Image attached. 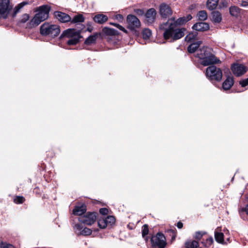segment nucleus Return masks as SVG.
<instances>
[{
    "mask_svg": "<svg viewBox=\"0 0 248 248\" xmlns=\"http://www.w3.org/2000/svg\"><path fill=\"white\" fill-rule=\"evenodd\" d=\"M171 19H169L166 23L168 27L165 29L163 33V37L165 40L169 42H173L183 37L185 34L184 28H179L176 26L175 23L171 22Z\"/></svg>",
    "mask_w": 248,
    "mask_h": 248,
    "instance_id": "nucleus-1",
    "label": "nucleus"
},
{
    "mask_svg": "<svg viewBox=\"0 0 248 248\" xmlns=\"http://www.w3.org/2000/svg\"><path fill=\"white\" fill-rule=\"evenodd\" d=\"M212 52L213 50L211 48L203 47L197 51L196 57L201 60V63L203 66L220 63V60Z\"/></svg>",
    "mask_w": 248,
    "mask_h": 248,
    "instance_id": "nucleus-2",
    "label": "nucleus"
},
{
    "mask_svg": "<svg viewBox=\"0 0 248 248\" xmlns=\"http://www.w3.org/2000/svg\"><path fill=\"white\" fill-rule=\"evenodd\" d=\"M50 7L48 5H43L38 8V13L35 15L33 18L28 24L30 28L39 25L41 22L47 19L48 17Z\"/></svg>",
    "mask_w": 248,
    "mask_h": 248,
    "instance_id": "nucleus-3",
    "label": "nucleus"
},
{
    "mask_svg": "<svg viewBox=\"0 0 248 248\" xmlns=\"http://www.w3.org/2000/svg\"><path fill=\"white\" fill-rule=\"evenodd\" d=\"M40 31L43 35H49L54 37L59 34L60 29L59 26L57 25H52L46 22L41 25Z\"/></svg>",
    "mask_w": 248,
    "mask_h": 248,
    "instance_id": "nucleus-4",
    "label": "nucleus"
},
{
    "mask_svg": "<svg viewBox=\"0 0 248 248\" xmlns=\"http://www.w3.org/2000/svg\"><path fill=\"white\" fill-rule=\"evenodd\" d=\"M62 36L69 39L67 43L70 46L76 45L81 37L80 32L73 29H69L64 31L61 36V37Z\"/></svg>",
    "mask_w": 248,
    "mask_h": 248,
    "instance_id": "nucleus-5",
    "label": "nucleus"
},
{
    "mask_svg": "<svg viewBox=\"0 0 248 248\" xmlns=\"http://www.w3.org/2000/svg\"><path fill=\"white\" fill-rule=\"evenodd\" d=\"M206 76L210 80L220 81L222 79V72L221 69L215 66H210L206 68Z\"/></svg>",
    "mask_w": 248,
    "mask_h": 248,
    "instance_id": "nucleus-6",
    "label": "nucleus"
},
{
    "mask_svg": "<svg viewBox=\"0 0 248 248\" xmlns=\"http://www.w3.org/2000/svg\"><path fill=\"white\" fill-rule=\"evenodd\" d=\"M151 243L153 247L164 248L166 245V238L163 233L158 232L151 238Z\"/></svg>",
    "mask_w": 248,
    "mask_h": 248,
    "instance_id": "nucleus-7",
    "label": "nucleus"
},
{
    "mask_svg": "<svg viewBox=\"0 0 248 248\" xmlns=\"http://www.w3.org/2000/svg\"><path fill=\"white\" fill-rule=\"evenodd\" d=\"M11 8L9 0H0V19L7 18Z\"/></svg>",
    "mask_w": 248,
    "mask_h": 248,
    "instance_id": "nucleus-8",
    "label": "nucleus"
},
{
    "mask_svg": "<svg viewBox=\"0 0 248 248\" xmlns=\"http://www.w3.org/2000/svg\"><path fill=\"white\" fill-rule=\"evenodd\" d=\"M96 219V216L94 213H88L79 217L78 220L82 223L87 225H91L95 221Z\"/></svg>",
    "mask_w": 248,
    "mask_h": 248,
    "instance_id": "nucleus-9",
    "label": "nucleus"
},
{
    "mask_svg": "<svg viewBox=\"0 0 248 248\" xmlns=\"http://www.w3.org/2000/svg\"><path fill=\"white\" fill-rule=\"evenodd\" d=\"M231 69L233 74L237 77L244 74L247 70V67L245 65L238 63L232 64Z\"/></svg>",
    "mask_w": 248,
    "mask_h": 248,
    "instance_id": "nucleus-10",
    "label": "nucleus"
},
{
    "mask_svg": "<svg viewBox=\"0 0 248 248\" xmlns=\"http://www.w3.org/2000/svg\"><path fill=\"white\" fill-rule=\"evenodd\" d=\"M127 21L128 27L131 30L139 28L140 25L139 19L133 15H128L127 17Z\"/></svg>",
    "mask_w": 248,
    "mask_h": 248,
    "instance_id": "nucleus-11",
    "label": "nucleus"
},
{
    "mask_svg": "<svg viewBox=\"0 0 248 248\" xmlns=\"http://www.w3.org/2000/svg\"><path fill=\"white\" fill-rule=\"evenodd\" d=\"M74 230L78 235H88L92 233V230L86 227H83L80 224H76L74 226Z\"/></svg>",
    "mask_w": 248,
    "mask_h": 248,
    "instance_id": "nucleus-12",
    "label": "nucleus"
},
{
    "mask_svg": "<svg viewBox=\"0 0 248 248\" xmlns=\"http://www.w3.org/2000/svg\"><path fill=\"white\" fill-rule=\"evenodd\" d=\"M159 12L162 17L166 18L172 14V10L170 7L165 4L162 3L159 7Z\"/></svg>",
    "mask_w": 248,
    "mask_h": 248,
    "instance_id": "nucleus-13",
    "label": "nucleus"
},
{
    "mask_svg": "<svg viewBox=\"0 0 248 248\" xmlns=\"http://www.w3.org/2000/svg\"><path fill=\"white\" fill-rule=\"evenodd\" d=\"M156 12L154 8L149 9L145 14V21L148 24H152L155 20Z\"/></svg>",
    "mask_w": 248,
    "mask_h": 248,
    "instance_id": "nucleus-14",
    "label": "nucleus"
},
{
    "mask_svg": "<svg viewBox=\"0 0 248 248\" xmlns=\"http://www.w3.org/2000/svg\"><path fill=\"white\" fill-rule=\"evenodd\" d=\"M54 15L57 19L61 22L65 23L71 20L70 16L64 13L57 11L54 13Z\"/></svg>",
    "mask_w": 248,
    "mask_h": 248,
    "instance_id": "nucleus-15",
    "label": "nucleus"
},
{
    "mask_svg": "<svg viewBox=\"0 0 248 248\" xmlns=\"http://www.w3.org/2000/svg\"><path fill=\"white\" fill-rule=\"evenodd\" d=\"M192 17L191 15H188L186 16H183L178 18L177 20L175 21L174 18H171V22L175 23L176 26L182 25L186 24L187 22L190 20Z\"/></svg>",
    "mask_w": 248,
    "mask_h": 248,
    "instance_id": "nucleus-16",
    "label": "nucleus"
},
{
    "mask_svg": "<svg viewBox=\"0 0 248 248\" xmlns=\"http://www.w3.org/2000/svg\"><path fill=\"white\" fill-rule=\"evenodd\" d=\"M192 28L197 31H203L209 29V25L205 22H199L195 24Z\"/></svg>",
    "mask_w": 248,
    "mask_h": 248,
    "instance_id": "nucleus-17",
    "label": "nucleus"
},
{
    "mask_svg": "<svg viewBox=\"0 0 248 248\" xmlns=\"http://www.w3.org/2000/svg\"><path fill=\"white\" fill-rule=\"evenodd\" d=\"M234 83L233 78L232 77L228 76L222 83V89L224 90H228L231 89Z\"/></svg>",
    "mask_w": 248,
    "mask_h": 248,
    "instance_id": "nucleus-18",
    "label": "nucleus"
},
{
    "mask_svg": "<svg viewBox=\"0 0 248 248\" xmlns=\"http://www.w3.org/2000/svg\"><path fill=\"white\" fill-rule=\"evenodd\" d=\"M108 20V16L102 14H97L93 17L94 21L97 23L100 24L104 23Z\"/></svg>",
    "mask_w": 248,
    "mask_h": 248,
    "instance_id": "nucleus-19",
    "label": "nucleus"
},
{
    "mask_svg": "<svg viewBox=\"0 0 248 248\" xmlns=\"http://www.w3.org/2000/svg\"><path fill=\"white\" fill-rule=\"evenodd\" d=\"M220 229L217 228L215 232V238L217 242L223 244L224 243V234L219 232Z\"/></svg>",
    "mask_w": 248,
    "mask_h": 248,
    "instance_id": "nucleus-20",
    "label": "nucleus"
},
{
    "mask_svg": "<svg viewBox=\"0 0 248 248\" xmlns=\"http://www.w3.org/2000/svg\"><path fill=\"white\" fill-rule=\"evenodd\" d=\"M86 206L84 204L80 206H76L73 210V214L75 215L81 216L85 212Z\"/></svg>",
    "mask_w": 248,
    "mask_h": 248,
    "instance_id": "nucleus-21",
    "label": "nucleus"
},
{
    "mask_svg": "<svg viewBox=\"0 0 248 248\" xmlns=\"http://www.w3.org/2000/svg\"><path fill=\"white\" fill-rule=\"evenodd\" d=\"M98 37V35L97 33H95L92 35H90L85 40L84 42L85 44L87 45H91L94 44Z\"/></svg>",
    "mask_w": 248,
    "mask_h": 248,
    "instance_id": "nucleus-22",
    "label": "nucleus"
},
{
    "mask_svg": "<svg viewBox=\"0 0 248 248\" xmlns=\"http://www.w3.org/2000/svg\"><path fill=\"white\" fill-rule=\"evenodd\" d=\"M202 44L201 41H198L196 43H192L188 47L187 50L189 53H193Z\"/></svg>",
    "mask_w": 248,
    "mask_h": 248,
    "instance_id": "nucleus-23",
    "label": "nucleus"
},
{
    "mask_svg": "<svg viewBox=\"0 0 248 248\" xmlns=\"http://www.w3.org/2000/svg\"><path fill=\"white\" fill-rule=\"evenodd\" d=\"M219 0H208L207 1V7L210 10L215 9L218 3Z\"/></svg>",
    "mask_w": 248,
    "mask_h": 248,
    "instance_id": "nucleus-24",
    "label": "nucleus"
},
{
    "mask_svg": "<svg viewBox=\"0 0 248 248\" xmlns=\"http://www.w3.org/2000/svg\"><path fill=\"white\" fill-rule=\"evenodd\" d=\"M212 20L215 22L218 23L222 19L221 15L218 11H214L212 13Z\"/></svg>",
    "mask_w": 248,
    "mask_h": 248,
    "instance_id": "nucleus-25",
    "label": "nucleus"
},
{
    "mask_svg": "<svg viewBox=\"0 0 248 248\" xmlns=\"http://www.w3.org/2000/svg\"><path fill=\"white\" fill-rule=\"evenodd\" d=\"M85 18L81 14H78L75 16L70 21H71V23H78L83 22Z\"/></svg>",
    "mask_w": 248,
    "mask_h": 248,
    "instance_id": "nucleus-26",
    "label": "nucleus"
},
{
    "mask_svg": "<svg viewBox=\"0 0 248 248\" xmlns=\"http://www.w3.org/2000/svg\"><path fill=\"white\" fill-rule=\"evenodd\" d=\"M28 2L27 1H23L19 4H18L17 6H16L14 10V16H15L18 13H19L20 10L25 5L28 4Z\"/></svg>",
    "mask_w": 248,
    "mask_h": 248,
    "instance_id": "nucleus-27",
    "label": "nucleus"
},
{
    "mask_svg": "<svg viewBox=\"0 0 248 248\" xmlns=\"http://www.w3.org/2000/svg\"><path fill=\"white\" fill-rule=\"evenodd\" d=\"M198 33L196 31H194L191 33H189L185 37V40L187 42H191L196 39Z\"/></svg>",
    "mask_w": 248,
    "mask_h": 248,
    "instance_id": "nucleus-28",
    "label": "nucleus"
},
{
    "mask_svg": "<svg viewBox=\"0 0 248 248\" xmlns=\"http://www.w3.org/2000/svg\"><path fill=\"white\" fill-rule=\"evenodd\" d=\"M231 15L234 16H237L240 13V9L236 6H231L230 8Z\"/></svg>",
    "mask_w": 248,
    "mask_h": 248,
    "instance_id": "nucleus-29",
    "label": "nucleus"
},
{
    "mask_svg": "<svg viewBox=\"0 0 248 248\" xmlns=\"http://www.w3.org/2000/svg\"><path fill=\"white\" fill-rule=\"evenodd\" d=\"M198 17L199 20L204 21L207 18V14L205 11H201L198 14Z\"/></svg>",
    "mask_w": 248,
    "mask_h": 248,
    "instance_id": "nucleus-30",
    "label": "nucleus"
},
{
    "mask_svg": "<svg viewBox=\"0 0 248 248\" xmlns=\"http://www.w3.org/2000/svg\"><path fill=\"white\" fill-rule=\"evenodd\" d=\"M186 246L187 248H197L199 246V243L195 240L190 241L186 243Z\"/></svg>",
    "mask_w": 248,
    "mask_h": 248,
    "instance_id": "nucleus-31",
    "label": "nucleus"
},
{
    "mask_svg": "<svg viewBox=\"0 0 248 248\" xmlns=\"http://www.w3.org/2000/svg\"><path fill=\"white\" fill-rule=\"evenodd\" d=\"M142 34L144 39H148L152 34L151 31L148 29H145L142 31Z\"/></svg>",
    "mask_w": 248,
    "mask_h": 248,
    "instance_id": "nucleus-32",
    "label": "nucleus"
},
{
    "mask_svg": "<svg viewBox=\"0 0 248 248\" xmlns=\"http://www.w3.org/2000/svg\"><path fill=\"white\" fill-rule=\"evenodd\" d=\"M98 224L101 229H104L108 226L105 218H100L98 221Z\"/></svg>",
    "mask_w": 248,
    "mask_h": 248,
    "instance_id": "nucleus-33",
    "label": "nucleus"
},
{
    "mask_svg": "<svg viewBox=\"0 0 248 248\" xmlns=\"http://www.w3.org/2000/svg\"><path fill=\"white\" fill-rule=\"evenodd\" d=\"M148 232L149 229L148 225L146 224L144 225L142 228V235L143 237L145 238V240L146 241H147L148 238L147 237L145 236L148 233Z\"/></svg>",
    "mask_w": 248,
    "mask_h": 248,
    "instance_id": "nucleus-34",
    "label": "nucleus"
},
{
    "mask_svg": "<svg viewBox=\"0 0 248 248\" xmlns=\"http://www.w3.org/2000/svg\"><path fill=\"white\" fill-rule=\"evenodd\" d=\"M107 225H112L115 222V218L113 216H109L105 218Z\"/></svg>",
    "mask_w": 248,
    "mask_h": 248,
    "instance_id": "nucleus-35",
    "label": "nucleus"
},
{
    "mask_svg": "<svg viewBox=\"0 0 248 248\" xmlns=\"http://www.w3.org/2000/svg\"><path fill=\"white\" fill-rule=\"evenodd\" d=\"M213 242V239L212 237H209L206 239L205 241L202 242V244L205 247H209Z\"/></svg>",
    "mask_w": 248,
    "mask_h": 248,
    "instance_id": "nucleus-36",
    "label": "nucleus"
},
{
    "mask_svg": "<svg viewBox=\"0 0 248 248\" xmlns=\"http://www.w3.org/2000/svg\"><path fill=\"white\" fill-rule=\"evenodd\" d=\"M107 34L109 35H115L116 33V31L113 29L108 28H105L103 30Z\"/></svg>",
    "mask_w": 248,
    "mask_h": 248,
    "instance_id": "nucleus-37",
    "label": "nucleus"
},
{
    "mask_svg": "<svg viewBox=\"0 0 248 248\" xmlns=\"http://www.w3.org/2000/svg\"><path fill=\"white\" fill-rule=\"evenodd\" d=\"M24 201V198L22 196H17L14 199V202L16 203H21Z\"/></svg>",
    "mask_w": 248,
    "mask_h": 248,
    "instance_id": "nucleus-38",
    "label": "nucleus"
},
{
    "mask_svg": "<svg viewBox=\"0 0 248 248\" xmlns=\"http://www.w3.org/2000/svg\"><path fill=\"white\" fill-rule=\"evenodd\" d=\"M0 247L1 248H13V246L12 245L3 242H0Z\"/></svg>",
    "mask_w": 248,
    "mask_h": 248,
    "instance_id": "nucleus-39",
    "label": "nucleus"
},
{
    "mask_svg": "<svg viewBox=\"0 0 248 248\" xmlns=\"http://www.w3.org/2000/svg\"><path fill=\"white\" fill-rule=\"evenodd\" d=\"M29 18H30V16L28 14H24L22 16L20 21L22 23H25L27 20H29Z\"/></svg>",
    "mask_w": 248,
    "mask_h": 248,
    "instance_id": "nucleus-40",
    "label": "nucleus"
},
{
    "mask_svg": "<svg viewBox=\"0 0 248 248\" xmlns=\"http://www.w3.org/2000/svg\"><path fill=\"white\" fill-rule=\"evenodd\" d=\"M204 233L202 232H196L195 235V238L196 239H201L202 236H203Z\"/></svg>",
    "mask_w": 248,
    "mask_h": 248,
    "instance_id": "nucleus-41",
    "label": "nucleus"
},
{
    "mask_svg": "<svg viewBox=\"0 0 248 248\" xmlns=\"http://www.w3.org/2000/svg\"><path fill=\"white\" fill-rule=\"evenodd\" d=\"M100 214L103 215H107L108 213V210L107 208H101L99 210Z\"/></svg>",
    "mask_w": 248,
    "mask_h": 248,
    "instance_id": "nucleus-42",
    "label": "nucleus"
},
{
    "mask_svg": "<svg viewBox=\"0 0 248 248\" xmlns=\"http://www.w3.org/2000/svg\"><path fill=\"white\" fill-rule=\"evenodd\" d=\"M240 84L241 85L242 87H245L248 85V81H247L246 79L241 81L240 82Z\"/></svg>",
    "mask_w": 248,
    "mask_h": 248,
    "instance_id": "nucleus-43",
    "label": "nucleus"
},
{
    "mask_svg": "<svg viewBox=\"0 0 248 248\" xmlns=\"http://www.w3.org/2000/svg\"><path fill=\"white\" fill-rule=\"evenodd\" d=\"M117 28L120 29V30L124 31V32H126V30H125V29L119 24L117 25Z\"/></svg>",
    "mask_w": 248,
    "mask_h": 248,
    "instance_id": "nucleus-44",
    "label": "nucleus"
},
{
    "mask_svg": "<svg viewBox=\"0 0 248 248\" xmlns=\"http://www.w3.org/2000/svg\"><path fill=\"white\" fill-rule=\"evenodd\" d=\"M221 4L223 7H227L228 5V2L226 0H223L221 1Z\"/></svg>",
    "mask_w": 248,
    "mask_h": 248,
    "instance_id": "nucleus-45",
    "label": "nucleus"
},
{
    "mask_svg": "<svg viewBox=\"0 0 248 248\" xmlns=\"http://www.w3.org/2000/svg\"><path fill=\"white\" fill-rule=\"evenodd\" d=\"M241 5L242 6H246L248 5V2L246 1H242Z\"/></svg>",
    "mask_w": 248,
    "mask_h": 248,
    "instance_id": "nucleus-46",
    "label": "nucleus"
},
{
    "mask_svg": "<svg viewBox=\"0 0 248 248\" xmlns=\"http://www.w3.org/2000/svg\"><path fill=\"white\" fill-rule=\"evenodd\" d=\"M177 226L178 228L181 229L183 227V223L181 222H178L177 223Z\"/></svg>",
    "mask_w": 248,
    "mask_h": 248,
    "instance_id": "nucleus-47",
    "label": "nucleus"
},
{
    "mask_svg": "<svg viewBox=\"0 0 248 248\" xmlns=\"http://www.w3.org/2000/svg\"><path fill=\"white\" fill-rule=\"evenodd\" d=\"M136 13L138 14H143V11L141 10H140V9H137L136 10Z\"/></svg>",
    "mask_w": 248,
    "mask_h": 248,
    "instance_id": "nucleus-48",
    "label": "nucleus"
},
{
    "mask_svg": "<svg viewBox=\"0 0 248 248\" xmlns=\"http://www.w3.org/2000/svg\"><path fill=\"white\" fill-rule=\"evenodd\" d=\"M243 211H246V213L248 215V204L246 206L245 209H242Z\"/></svg>",
    "mask_w": 248,
    "mask_h": 248,
    "instance_id": "nucleus-49",
    "label": "nucleus"
},
{
    "mask_svg": "<svg viewBox=\"0 0 248 248\" xmlns=\"http://www.w3.org/2000/svg\"><path fill=\"white\" fill-rule=\"evenodd\" d=\"M117 18L118 19H122L123 16L121 15H118V16H117Z\"/></svg>",
    "mask_w": 248,
    "mask_h": 248,
    "instance_id": "nucleus-50",
    "label": "nucleus"
},
{
    "mask_svg": "<svg viewBox=\"0 0 248 248\" xmlns=\"http://www.w3.org/2000/svg\"><path fill=\"white\" fill-rule=\"evenodd\" d=\"M87 30L89 31V32H91L92 31V29L90 28H88Z\"/></svg>",
    "mask_w": 248,
    "mask_h": 248,
    "instance_id": "nucleus-51",
    "label": "nucleus"
},
{
    "mask_svg": "<svg viewBox=\"0 0 248 248\" xmlns=\"http://www.w3.org/2000/svg\"><path fill=\"white\" fill-rule=\"evenodd\" d=\"M110 24L114 26H116V27H117V25H118L117 24H116V23H110Z\"/></svg>",
    "mask_w": 248,
    "mask_h": 248,
    "instance_id": "nucleus-52",
    "label": "nucleus"
},
{
    "mask_svg": "<svg viewBox=\"0 0 248 248\" xmlns=\"http://www.w3.org/2000/svg\"><path fill=\"white\" fill-rule=\"evenodd\" d=\"M246 80L247 81H248V78H247V79H246Z\"/></svg>",
    "mask_w": 248,
    "mask_h": 248,
    "instance_id": "nucleus-53",
    "label": "nucleus"
}]
</instances>
